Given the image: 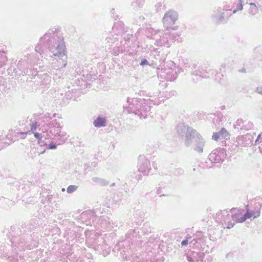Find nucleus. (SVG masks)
<instances>
[{
  "instance_id": "obj_33",
  "label": "nucleus",
  "mask_w": 262,
  "mask_h": 262,
  "mask_svg": "<svg viewBox=\"0 0 262 262\" xmlns=\"http://www.w3.org/2000/svg\"><path fill=\"white\" fill-rule=\"evenodd\" d=\"M45 151H46V149H44L43 150H42L40 152L37 151V155L40 156L41 154H43L45 152Z\"/></svg>"
},
{
  "instance_id": "obj_38",
  "label": "nucleus",
  "mask_w": 262,
  "mask_h": 262,
  "mask_svg": "<svg viewBox=\"0 0 262 262\" xmlns=\"http://www.w3.org/2000/svg\"><path fill=\"white\" fill-rule=\"evenodd\" d=\"M85 168H87L88 166H87L86 164L84 165Z\"/></svg>"
},
{
  "instance_id": "obj_22",
  "label": "nucleus",
  "mask_w": 262,
  "mask_h": 262,
  "mask_svg": "<svg viewBox=\"0 0 262 262\" xmlns=\"http://www.w3.org/2000/svg\"><path fill=\"white\" fill-rule=\"evenodd\" d=\"M37 122H33L31 125V129L32 130H36L37 128Z\"/></svg>"
},
{
  "instance_id": "obj_42",
  "label": "nucleus",
  "mask_w": 262,
  "mask_h": 262,
  "mask_svg": "<svg viewBox=\"0 0 262 262\" xmlns=\"http://www.w3.org/2000/svg\"><path fill=\"white\" fill-rule=\"evenodd\" d=\"M62 190L64 191V188H62Z\"/></svg>"
},
{
  "instance_id": "obj_35",
  "label": "nucleus",
  "mask_w": 262,
  "mask_h": 262,
  "mask_svg": "<svg viewBox=\"0 0 262 262\" xmlns=\"http://www.w3.org/2000/svg\"><path fill=\"white\" fill-rule=\"evenodd\" d=\"M204 254L203 253H200L199 254V256L200 257H202V256H203Z\"/></svg>"
},
{
  "instance_id": "obj_6",
  "label": "nucleus",
  "mask_w": 262,
  "mask_h": 262,
  "mask_svg": "<svg viewBox=\"0 0 262 262\" xmlns=\"http://www.w3.org/2000/svg\"><path fill=\"white\" fill-rule=\"evenodd\" d=\"M106 119L102 117L98 116L93 121V125L95 127L99 128L101 127H104L106 126Z\"/></svg>"
},
{
  "instance_id": "obj_17",
  "label": "nucleus",
  "mask_w": 262,
  "mask_h": 262,
  "mask_svg": "<svg viewBox=\"0 0 262 262\" xmlns=\"http://www.w3.org/2000/svg\"><path fill=\"white\" fill-rule=\"evenodd\" d=\"M246 220L251 218L253 216V213L249 212L248 209H247L246 213L244 214Z\"/></svg>"
},
{
  "instance_id": "obj_31",
  "label": "nucleus",
  "mask_w": 262,
  "mask_h": 262,
  "mask_svg": "<svg viewBox=\"0 0 262 262\" xmlns=\"http://www.w3.org/2000/svg\"><path fill=\"white\" fill-rule=\"evenodd\" d=\"M256 91L259 94H262V86L257 88Z\"/></svg>"
},
{
  "instance_id": "obj_16",
  "label": "nucleus",
  "mask_w": 262,
  "mask_h": 262,
  "mask_svg": "<svg viewBox=\"0 0 262 262\" xmlns=\"http://www.w3.org/2000/svg\"><path fill=\"white\" fill-rule=\"evenodd\" d=\"M220 134V132L217 133H214L212 136V139L216 141H217L221 139Z\"/></svg>"
},
{
  "instance_id": "obj_39",
  "label": "nucleus",
  "mask_w": 262,
  "mask_h": 262,
  "mask_svg": "<svg viewBox=\"0 0 262 262\" xmlns=\"http://www.w3.org/2000/svg\"><path fill=\"white\" fill-rule=\"evenodd\" d=\"M114 185H115V183H113V184H112V186H114Z\"/></svg>"
},
{
  "instance_id": "obj_2",
  "label": "nucleus",
  "mask_w": 262,
  "mask_h": 262,
  "mask_svg": "<svg viewBox=\"0 0 262 262\" xmlns=\"http://www.w3.org/2000/svg\"><path fill=\"white\" fill-rule=\"evenodd\" d=\"M176 132L179 136L184 139L186 146H189L192 143L195 136L198 135L195 130L184 123L179 124L177 126Z\"/></svg>"
},
{
  "instance_id": "obj_36",
  "label": "nucleus",
  "mask_w": 262,
  "mask_h": 262,
  "mask_svg": "<svg viewBox=\"0 0 262 262\" xmlns=\"http://www.w3.org/2000/svg\"><path fill=\"white\" fill-rule=\"evenodd\" d=\"M66 65H67V62H66V63H64L63 64V67H64H64L66 66Z\"/></svg>"
},
{
  "instance_id": "obj_40",
  "label": "nucleus",
  "mask_w": 262,
  "mask_h": 262,
  "mask_svg": "<svg viewBox=\"0 0 262 262\" xmlns=\"http://www.w3.org/2000/svg\"><path fill=\"white\" fill-rule=\"evenodd\" d=\"M158 191V190H157ZM159 192H160V191H159V192H157V193H159Z\"/></svg>"
},
{
  "instance_id": "obj_46",
  "label": "nucleus",
  "mask_w": 262,
  "mask_h": 262,
  "mask_svg": "<svg viewBox=\"0 0 262 262\" xmlns=\"http://www.w3.org/2000/svg\"><path fill=\"white\" fill-rule=\"evenodd\" d=\"M1 140V139H0V141Z\"/></svg>"
},
{
  "instance_id": "obj_23",
  "label": "nucleus",
  "mask_w": 262,
  "mask_h": 262,
  "mask_svg": "<svg viewBox=\"0 0 262 262\" xmlns=\"http://www.w3.org/2000/svg\"><path fill=\"white\" fill-rule=\"evenodd\" d=\"M140 64L141 66H144V65L148 64V61L146 59L144 58L141 60Z\"/></svg>"
},
{
  "instance_id": "obj_20",
  "label": "nucleus",
  "mask_w": 262,
  "mask_h": 262,
  "mask_svg": "<svg viewBox=\"0 0 262 262\" xmlns=\"http://www.w3.org/2000/svg\"><path fill=\"white\" fill-rule=\"evenodd\" d=\"M57 148V145L53 142L49 144L48 148L49 149H55Z\"/></svg>"
},
{
  "instance_id": "obj_21",
  "label": "nucleus",
  "mask_w": 262,
  "mask_h": 262,
  "mask_svg": "<svg viewBox=\"0 0 262 262\" xmlns=\"http://www.w3.org/2000/svg\"><path fill=\"white\" fill-rule=\"evenodd\" d=\"M34 134V137L39 140V139L42 138V135L41 134L38 133H33Z\"/></svg>"
},
{
  "instance_id": "obj_45",
  "label": "nucleus",
  "mask_w": 262,
  "mask_h": 262,
  "mask_svg": "<svg viewBox=\"0 0 262 262\" xmlns=\"http://www.w3.org/2000/svg\"><path fill=\"white\" fill-rule=\"evenodd\" d=\"M200 262H203V260H202V259H201V260H200Z\"/></svg>"
},
{
  "instance_id": "obj_44",
  "label": "nucleus",
  "mask_w": 262,
  "mask_h": 262,
  "mask_svg": "<svg viewBox=\"0 0 262 262\" xmlns=\"http://www.w3.org/2000/svg\"><path fill=\"white\" fill-rule=\"evenodd\" d=\"M30 156H31V158H33V157L31 156V155H30Z\"/></svg>"
},
{
  "instance_id": "obj_34",
  "label": "nucleus",
  "mask_w": 262,
  "mask_h": 262,
  "mask_svg": "<svg viewBox=\"0 0 262 262\" xmlns=\"http://www.w3.org/2000/svg\"><path fill=\"white\" fill-rule=\"evenodd\" d=\"M239 72H242V73H246V70L245 68H243L241 70L239 71Z\"/></svg>"
},
{
  "instance_id": "obj_13",
  "label": "nucleus",
  "mask_w": 262,
  "mask_h": 262,
  "mask_svg": "<svg viewBox=\"0 0 262 262\" xmlns=\"http://www.w3.org/2000/svg\"><path fill=\"white\" fill-rule=\"evenodd\" d=\"M78 186L76 185H71L67 189V191L68 193H71L74 192L77 189Z\"/></svg>"
},
{
  "instance_id": "obj_8",
  "label": "nucleus",
  "mask_w": 262,
  "mask_h": 262,
  "mask_svg": "<svg viewBox=\"0 0 262 262\" xmlns=\"http://www.w3.org/2000/svg\"><path fill=\"white\" fill-rule=\"evenodd\" d=\"M145 0H134L132 3V6L135 10H139L144 4Z\"/></svg>"
},
{
  "instance_id": "obj_9",
  "label": "nucleus",
  "mask_w": 262,
  "mask_h": 262,
  "mask_svg": "<svg viewBox=\"0 0 262 262\" xmlns=\"http://www.w3.org/2000/svg\"><path fill=\"white\" fill-rule=\"evenodd\" d=\"M220 134L221 139L228 140L229 139L230 135L225 128H222L220 131Z\"/></svg>"
},
{
  "instance_id": "obj_19",
  "label": "nucleus",
  "mask_w": 262,
  "mask_h": 262,
  "mask_svg": "<svg viewBox=\"0 0 262 262\" xmlns=\"http://www.w3.org/2000/svg\"><path fill=\"white\" fill-rule=\"evenodd\" d=\"M217 16L219 17V20L217 21V23L220 24L223 22V21L224 20V16H223V14H222L221 13H218Z\"/></svg>"
},
{
  "instance_id": "obj_32",
  "label": "nucleus",
  "mask_w": 262,
  "mask_h": 262,
  "mask_svg": "<svg viewBox=\"0 0 262 262\" xmlns=\"http://www.w3.org/2000/svg\"><path fill=\"white\" fill-rule=\"evenodd\" d=\"M235 225V223H231L230 224H229L228 226H227V228H232Z\"/></svg>"
},
{
  "instance_id": "obj_18",
  "label": "nucleus",
  "mask_w": 262,
  "mask_h": 262,
  "mask_svg": "<svg viewBox=\"0 0 262 262\" xmlns=\"http://www.w3.org/2000/svg\"><path fill=\"white\" fill-rule=\"evenodd\" d=\"M239 3L237 5L236 9L233 11V13H236L237 10H242L243 9V5L241 3L242 1L239 0Z\"/></svg>"
},
{
  "instance_id": "obj_27",
  "label": "nucleus",
  "mask_w": 262,
  "mask_h": 262,
  "mask_svg": "<svg viewBox=\"0 0 262 262\" xmlns=\"http://www.w3.org/2000/svg\"><path fill=\"white\" fill-rule=\"evenodd\" d=\"M188 241L187 239H184L181 242V245L182 246H186L188 245Z\"/></svg>"
},
{
  "instance_id": "obj_10",
  "label": "nucleus",
  "mask_w": 262,
  "mask_h": 262,
  "mask_svg": "<svg viewBox=\"0 0 262 262\" xmlns=\"http://www.w3.org/2000/svg\"><path fill=\"white\" fill-rule=\"evenodd\" d=\"M250 7L249 9L248 12L252 15H254L258 13V9L254 3L250 4Z\"/></svg>"
},
{
  "instance_id": "obj_4",
  "label": "nucleus",
  "mask_w": 262,
  "mask_h": 262,
  "mask_svg": "<svg viewBox=\"0 0 262 262\" xmlns=\"http://www.w3.org/2000/svg\"><path fill=\"white\" fill-rule=\"evenodd\" d=\"M178 18V13L173 10H170L166 12L162 20L164 24H174Z\"/></svg>"
},
{
  "instance_id": "obj_28",
  "label": "nucleus",
  "mask_w": 262,
  "mask_h": 262,
  "mask_svg": "<svg viewBox=\"0 0 262 262\" xmlns=\"http://www.w3.org/2000/svg\"><path fill=\"white\" fill-rule=\"evenodd\" d=\"M187 259L189 262H194V259L192 257H191L190 256L187 255Z\"/></svg>"
},
{
  "instance_id": "obj_7",
  "label": "nucleus",
  "mask_w": 262,
  "mask_h": 262,
  "mask_svg": "<svg viewBox=\"0 0 262 262\" xmlns=\"http://www.w3.org/2000/svg\"><path fill=\"white\" fill-rule=\"evenodd\" d=\"M92 181L97 184L101 186H104L108 185L109 182L106 180L99 178V177H94L92 178Z\"/></svg>"
},
{
  "instance_id": "obj_15",
  "label": "nucleus",
  "mask_w": 262,
  "mask_h": 262,
  "mask_svg": "<svg viewBox=\"0 0 262 262\" xmlns=\"http://www.w3.org/2000/svg\"><path fill=\"white\" fill-rule=\"evenodd\" d=\"M183 173L184 170L180 168L176 169L173 172V174L178 176L182 175Z\"/></svg>"
},
{
  "instance_id": "obj_14",
  "label": "nucleus",
  "mask_w": 262,
  "mask_h": 262,
  "mask_svg": "<svg viewBox=\"0 0 262 262\" xmlns=\"http://www.w3.org/2000/svg\"><path fill=\"white\" fill-rule=\"evenodd\" d=\"M32 133L29 131L27 132H19L17 133L18 137H19L21 139H25L27 134H31Z\"/></svg>"
},
{
  "instance_id": "obj_5",
  "label": "nucleus",
  "mask_w": 262,
  "mask_h": 262,
  "mask_svg": "<svg viewBox=\"0 0 262 262\" xmlns=\"http://www.w3.org/2000/svg\"><path fill=\"white\" fill-rule=\"evenodd\" d=\"M195 138V144L194 150L199 153H202L203 152V148L205 145V142L201 135L198 133Z\"/></svg>"
},
{
  "instance_id": "obj_26",
  "label": "nucleus",
  "mask_w": 262,
  "mask_h": 262,
  "mask_svg": "<svg viewBox=\"0 0 262 262\" xmlns=\"http://www.w3.org/2000/svg\"><path fill=\"white\" fill-rule=\"evenodd\" d=\"M261 136H262V133H261L260 134H259L257 137V139H256L255 141V144H257V143H259V140H260V139L261 138Z\"/></svg>"
},
{
  "instance_id": "obj_30",
  "label": "nucleus",
  "mask_w": 262,
  "mask_h": 262,
  "mask_svg": "<svg viewBox=\"0 0 262 262\" xmlns=\"http://www.w3.org/2000/svg\"><path fill=\"white\" fill-rule=\"evenodd\" d=\"M37 152V149L35 148H32L30 150V155H32L33 153L36 154Z\"/></svg>"
},
{
  "instance_id": "obj_1",
  "label": "nucleus",
  "mask_w": 262,
  "mask_h": 262,
  "mask_svg": "<svg viewBox=\"0 0 262 262\" xmlns=\"http://www.w3.org/2000/svg\"><path fill=\"white\" fill-rule=\"evenodd\" d=\"M39 43L35 48V51H37V48L40 45L43 43L48 47L53 56L63 57L65 55V45L63 42L57 41L54 34V36H50L49 34L46 33L44 36L40 38Z\"/></svg>"
},
{
  "instance_id": "obj_37",
  "label": "nucleus",
  "mask_w": 262,
  "mask_h": 262,
  "mask_svg": "<svg viewBox=\"0 0 262 262\" xmlns=\"http://www.w3.org/2000/svg\"><path fill=\"white\" fill-rule=\"evenodd\" d=\"M129 99L130 98H127V102L128 103L129 101Z\"/></svg>"
},
{
  "instance_id": "obj_43",
  "label": "nucleus",
  "mask_w": 262,
  "mask_h": 262,
  "mask_svg": "<svg viewBox=\"0 0 262 262\" xmlns=\"http://www.w3.org/2000/svg\"><path fill=\"white\" fill-rule=\"evenodd\" d=\"M30 156H31V158H33V157L31 156V155H30Z\"/></svg>"
},
{
  "instance_id": "obj_29",
  "label": "nucleus",
  "mask_w": 262,
  "mask_h": 262,
  "mask_svg": "<svg viewBox=\"0 0 262 262\" xmlns=\"http://www.w3.org/2000/svg\"><path fill=\"white\" fill-rule=\"evenodd\" d=\"M167 29L166 30L167 31H169V30L170 29H172V30H177L178 28V26H175V27H166Z\"/></svg>"
},
{
  "instance_id": "obj_3",
  "label": "nucleus",
  "mask_w": 262,
  "mask_h": 262,
  "mask_svg": "<svg viewBox=\"0 0 262 262\" xmlns=\"http://www.w3.org/2000/svg\"><path fill=\"white\" fill-rule=\"evenodd\" d=\"M139 161L140 162L138 165V170L143 173L144 175L148 174L150 169L149 161L145 159L144 157L141 156L139 158Z\"/></svg>"
},
{
  "instance_id": "obj_24",
  "label": "nucleus",
  "mask_w": 262,
  "mask_h": 262,
  "mask_svg": "<svg viewBox=\"0 0 262 262\" xmlns=\"http://www.w3.org/2000/svg\"><path fill=\"white\" fill-rule=\"evenodd\" d=\"M38 144L40 146H42L46 145V144L44 142V141L43 140H42V138L39 139V140H38Z\"/></svg>"
},
{
  "instance_id": "obj_12",
  "label": "nucleus",
  "mask_w": 262,
  "mask_h": 262,
  "mask_svg": "<svg viewBox=\"0 0 262 262\" xmlns=\"http://www.w3.org/2000/svg\"><path fill=\"white\" fill-rule=\"evenodd\" d=\"M209 159L210 161L213 160L214 162H215L219 159V157L216 155L215 152H212L209 155Z\"/></svg>"
},
{
  "instance_id": "obj_25",
  "label": "nucleus",
  "mask_w": 262,
  "mask_h": 262,
  "mask_svg": "<svg viewBox=\"0 0 262 262\" xmlns=\"http://www.w3.org/2000/svg\"><path fill=\"white\" fill-rule=\"evenodd\" d=\"M252 213H253V216L254 217V218L258 217L260 215V211H256V212H253Z\"/></svg>"
},
{
  "instance_id": "obj_41",
  "label": "nucleus",
  "mask_w": 262,
  "mask_h": 262,
  "mask_svg": "<svg viewBox=\"0 0 262 262\" xmlns=\"http://www.w3.org/2000/svg\"><path fill=\"white\" fill-rule=\"evenodd\" d=\"M158 191V190H157ZM159 192H160V191H159V192H157V193H159Z\"/></svg>"
},
{
  "instance_id": "obj_11",
  "label": "nucleus",
  "mask_w": 262,
  "mask_h": 262,
  "mask_svg": "<svg viewBox=\"0 0 262 262\" xmlns=\"http://www.w3.org/2000/svg\"><path fill=\"white\" fill-rule=\"evenodd\" d=\"M232 219L233 220H235L236 223H243L246 220L244 215L239 216L237 214L232 215Z\"/></svg>"
}]
</instances>
